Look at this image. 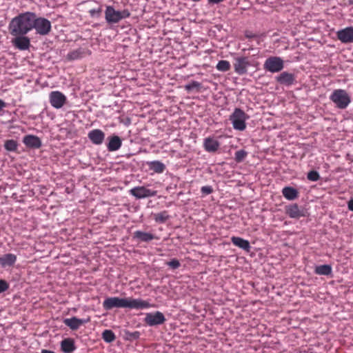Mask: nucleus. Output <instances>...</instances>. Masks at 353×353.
Returning a JSON list of instances; mask_svg holds the SVG:
<instances>
[{
  "mask_svg": "<svg viewBox=\"0 0 353 353\" xmlns=\"http://www.w3.org/2000/svg\"><path fill=\"white\" fill-rule=\"evenodd\" d=\"M34 12H26L12 18L9 24V30L12 36L26 35L32 30Z\"/></svg>",
  "mask_w": 353,
  "mask_h": 353,
  "instance_id": "1",
  "label": "nucleus"
},
{
  "mask_svg": "<svg viewBox=\"0 0 353 353\" xmlns=\"http://www.w3.org/2000/svg\"><path fill=\"white\" fill-rule=\"evenodd\" d=\"M330 100L340 110H345L352 101L351 97L344 89H336L330 95Z\"/></svg>",
  "mask_w": 353,
  "mask_h": 353,
  "instance_id": "2",
  "label": "nucleus"
},
{
  "mask_svg": "<svg viewBox=\"0 0 353 353\" xmlns=\"http://www.w3.org/2000/svg\"><path fill=\"white\" fill-rule=\"evenodd\" d=\"M130 17L129 10H117L112 6H107L105 10V18L108 24H117L124 19Z\"/></svg>",
  "mask_w": 353,
  "mask_h": 353,
  "instance_id": "3",
  "label": "nucleus"
},
{
  "mask_svg": "<svg viewBox=\"0 0 353 353\" xmlns=\"http://www.w3.org/2000/svg\"><path fill=\"white\" fill-rule=\"evenodd\" d=\"M32 30L34 29L38 34L46 36L49 34L52 30L51 22L42 17H37L34 13Z\"/></svg>",
  "mask_w": 353,
  "mask_h": 353,
  "instance_id": "4",
  "label": "nucleus"
},
{
  "mask_svg": "<svg viewBox=\"0 0 353 353\" xmlns=\"http://www.w3.org/2000/svg\"><path fill=\"white\" fill-rule=\"evenodd\" d=\"M249 117L246 115L245 112L240 108H235L232 114L230 116V121H232L234 130L243 131L245 129V121Z\"/></svg>",
  "mask_w": 353,
  "mask_h": 353,
  "instance_id": "5",
  "label": "nucleus"
},
{
  "mask_svg": "<svg viewBox=\"0 0 353 353\" xmlns=\"http://www.w3.org/2000/svg\"><path fill=\"white\" fill-rule=\"evenodd\" d=\"M264 69L272 73L281 72L284 68L283 60L279 57H270L265 59Z\"/></svg>",
  "mask_w": 353,
  "mask_h": 353,
  "instance_id": "6",
  "label": "nucleus"
},
{
  "mask_svg": "<svg viewBox=\"0 0 353 353\" xmlns=\"http://www.w3.org/2000/svg\"><path fill=\"white\" fill-rule=\"evenodd\" d=\"M251 65L250 62L246 57H237L234 58L233 64L236 74L244 75L248 73V68Z\"/></svg>",
  "mask_w": 353,
  "mask_h": 353,
  "instance_id": "7",
  "label": "nucleus"
},
{
  "mask_svg": "<svg viewBox=\"0 0 353 353\" xmlns=\"http://www.w3.org/2000/svg\"><path fill=\"white\" fill-rule=\"evenodd\" d=\"M102 307L105 310H110L113 308L126 307V298L108 297L102 303Z\"/></svg>",
  "mask_w": 353,
  "mask_h": 353,
  "instance_id": "8",
  "label": "nucleus"
},
{
  "mask_svg": "<svg viewBox=\"0 0 353 353\" xmlns=\"http://www.w3.org/2000/svg\"><path fill=\"white\" fill-rule=\"evenodd\" d=\"M130 194L138 199L153 197L157 195V190L148 189L145 186H137L130 190Z\"/></svg>",
  "mask_w": 353,
  "mask_h": 353,
  "instance_id": "9",
  "label": "nucleus"
},
{
  "mask_svg": "<svg viewBox=\"0 0 353 353\" xmlns=\"http://www.w3.org/2000/svg\"><path fill=\"white\" fill-rule=\"evenodd\" d=\"M165 321L163 314L161 312H155L154 313H146L144 322L148 326L152 327L159 325Z\"/></svg>",
  "mask_w": 353,
  "mask_h": 353,
  "instance_id": "10",
  "label": "nucleus"
},
{
  "mask_svg": "<svg viewBox=\"0 0 353 353\" xmlns=\"http://www.w3.org/2000/svg\"><path fill=\"white\" fill-rule=\"evenodd\" d=\"M50 103L55 109H60L66 103L67 98L60 91H52L50 93Z\"/></svg>",
  "mask_w": 353,
  "mask_h": 353,
  "instance_id": "11",
  "label": "nucleus"
},
{
  "mask_svg": "<svg viewBox=\"0 0 353 353\" xmlns=\"http://www.w3.org/2000/svg\"><path fill=\"white\" fill-rule=\"evenodd\" d=\"M337 39L343 43H353V27H347L336 32Z\"/></svg>",
  "mask_w": 353,
  "mask_h": 353,
  "instance_id": "12",
  "label": "nucleus"
},
{
  "mask_svg": "<svg viewBox=\"0 0 353 353\" xmlns=\"http://www.w3.org/2000/svg\"><path fill=\"white\" fill-rule=\"evenodd\" d=\"M151 307V305L146 300L141 299L127 298V307L131 309L142 310Z\"/></svg>",
  "mask_w": 353,
  "mask_h": 353,
  "instance_id": "13",
  "label": "nucleus"
},
{
  "mask_svg": "<svg viewBox=\"0 0 353 353\" xmlns=\"http://www.w3.org/2000/svg\"><path fill=\"white\" fill-rule=\"evenodd\" d=\"M286 214L291 219H299L305 216L304 209L300 208L298 204H290L286 206Z\"/></svg>",
  "mask_w": 353,
  "mask_h": 353,
  "instance_id": "14",
  "label": "nucleus"
},
{
  "mask_svg": "<svg viewBox=\"0 0 353 353\" xmlns=\"http://www.w3.org/2000/svg\"><path fill=\"white\" fill-rule=\"evenodd\" d=\"M105 134L99 129H94L88 133V138L94 145H99L104 141Z\"/></svg>",
  "mask_w": 353,
  "mask_h": 353,
  "instance_id": "15",
  "label": "nucleus"
},
{
  "mask_svg": "<svg viewBox=\"0 0 353 353\" xmlns=\"http://www.w3.org/2000/svg\"><path fill=\"white\" fill-rule=\"evenodd\" d=\"M276 81L280 84L290 86L296 82V77L294 74L288 72H283L276 77Z\"/></svg>",
  "mask_w": 353,
  "mask_h": 353,
  "instance_id": "16",
  "label": "nucleus"
},
{
  "mask_svg": "<svg viewBox=\"0 0 353 353\" xmlns=\"http://www.w3.org/2000/svg\"><path fill=\"white\" fill-rule=\"evenodd\" d=\"M15 38L12 39V44L14 47L20 50H26L30 46V39L27 37L14 36Z\"/></svg>",
  "mask_w": 353,
  "mask_h": 353,
  "instance_id": "17",
  "label": "nucleus"
},
{
  "mask_svg": "<svg viewBox=\"0 0 353 353\" xmlns=\"http://www.w3.org/2000/svg\"><path fill=\"white\" fill-rule=\"evenodd\" d=\"M23 143L26 147L30 148L37 149L41 148L42 142L38 137L32 134L26 135L23 138Z\"/></svg>",
  "mask_w": 353,
  "mask_h": 353,
  "instance_id": "18",
  "label": "nucleus"
},
{
  "mask_svg": "<svg viewBox=\"0 0 353 353\" xmlns=\"http://www.w3.org/2000/svg\"><path fill=\"white\" fill-rule=\"evenodd\" d=\"M90 52L85 48H79L70 51L66 55V59L68 61L79 60L83 58L86 54H90Z\"/></svg>",
  "mask_w": 353,
  "mask_h": 353,
  "instance_id": "19",
  "label": "nucleus"
},
{
  "mask_svg": "<svg viewBox=\"0 0 353 353\" xmlns=\"http://www.w3.org/2000/svg\"><path fill=\"white\" fill-rule=\"evenodd\" d=\"M108 140L107 149L109 152L117 151L122 146V140L117 135L110 136L108 138Z\"/></svg>",
  "mask_w": 353,
  "mask_h": 353,
  "instance_id": "20",
  "label": "nucleus"
},
{
  "mask_svg": "<svg viewBox=\"0 0 353 353\" xmlns=\"http://www.w3.org/2000/svg\"><path fill=\"white\" fill-rule=\"evenodd\" d=\"M219 147V142L212 137L205 138L203 141L204 150L208 152H216Z\"/></svg>",
  "mask_w": 353,
  "mask_h": 353,
  "instance_id": "21",
  "label": "nucleus"
},
{
  "mask_svg": "<svg viewBox=\"0 0 353 353\" xmlns=\"http://www.w3.org/2000/svg\"><path fill=\"white\" fill-rule=\"evenodd\" d=\"M17 256L13 254H6L2 256H0V265L3 268L12 266L16 261Z\"/></svg>",
  "mask_w": 353,
  "mask_h": 353,
  "instance_id": "22",
  "label": "nucleus"
},
{
  "mask_svg": "<svg viewBox=\"0 0 353 353\" xmlns=\"http://www.w3.org/2000/svg\"><path fill=\"white\" fill-rule=\"evenodd\" d=\"M133 238L137 239L139 242H150V241L155 239V236L152 233L138 230L133 233Z\"/></svg>",
  "mask_w": 353,
  "mask_h": 353,
  "instance_id": "23",
  "label": "nucleus"
},
{
  "mask_svg": "<svg viewBox=\"0 0 353 353\" xmlns=\"http://www.w3.org/2000/svg\"><path fill=\"white\" fill-rule=\"evenodd\" d=\"M147 165L150 170L157 174H162L165 170V164L159 161H148Z\"/></svg>",
  "mask_w": 353,
  "mask_h": 353,
  "instance_id": "24",
  "label": "nucleus"
},
{
  "mask_svg": "<svg viewBox=\"0 0 353 353\" xmlns=\"http://www.w3.org/2000/svg\"><path fill=\"white\" fill-rule=\"evenodd\" d=\"M282 194L286 199L292 201L298 198L299 192L294 188L287 186L283 188Z\"/></svg>",
  "mask_w": 353,
  "mask_h": 353,
  "instance_id": "25",
  "label": "nucleus"
},
{
  "mask_svg": "<svg viewBox=\"0 0 353 353\" xmlns=\"http://www.w3.org/2000/svg\"><path fill=\"white\" fill-rule=\"evenodd\" d=\"M231 241L235 246L245 251H250V244L248 240H245L239 236H232Z\"/></svg>",
  "mask_w": 353,
  "mask_h": 353,
  "instance_id": "26",
  "label": "nucleus"
},
{
  "mask_svg": "<svg viewBox=\"0 0 353 353\" xmlns=\"http://www.w3.org/2000/svg\"><path fill=\"white\" fill-rule=\"evenodd\" d=\"M61 348L65 353H70L76 350L74 340L72 339H65L61 342Z\"/></svg>",
  "mask_w": 353,
  "mask_h": 353,
  "instance_id": "27",
  "label": "nucleus"
},
{
  "mask_svg": "<svg viewBox=\"0 0 353 353\" xmlns=\"http://www.w3.org/2000/svg\"><path fill=\"white\" fill-rule=\"evenodd\" d=\"M85 323L84 320L77 319V317H72L70 319H66L63 320V323L68 326L73 330H76Z\"/></svg>",
  "mask_w": 353,
  "mask_h": 353,
  "instance_id": "28",
  "label": "nucleus"
},
{
  "mask_svg": "<svg viewBox=\"0 0 353 353\" xmlns=\"http://www.w3.org/2000/svg\"><path fill=\"white\" fill-rule=\"evenodd\" d=\"M314 273L321 276H329L332 273V267L328 264L316 266Z\"/></svg>",
  "mask_w": 353,
  "mask_h": 353,
  "instance_id": "29",
  "label": "nucleus"
},
{
  "mask_svg": "<svg viewBox=\"0 0 353 353\" xmlns=\"http://www.w3.org/2000/svg\"><path fill=\"white\" fill-rule=\"evenodd\" d=\"M101 336L102 339L106 343H112L116 339L114 333L110 330H105Z\"/></svg>",
  "mask_w": 353,
  "mask_h": 353,
  "instance_id": "30",
  "label": "nucleus"
},
{
  "mask_svg": "<svg viewBox=\"0 0 353 353\" xmlns=\"http://www.w3.org/2000/svg\"><path fill=\"white\" fill-rule=\"evenodd\" d=\"M154 219L157 223H163L169 219L168 211H161L154 214Z\"/></svg>",
  "mask_w": 353,
  "mask_h": 353,
  "instance_id": "31",
  "label": "nucleus"
},
{
  "mask_svg": "<svg viewBox=\"0 0 353 353\" xmlns=\"http://www.w3.org/2000/svg\"><path fill=\"white\" fill-rule=\"evenodd\" d=\"M216 68L221 72H227L231 68V64L227 60H220Z\"/></svg>",
  "mask_w": 353,
  "mask_h": 353,
  "instance_id": "32",
  "label": "nucleus"
},
{
  "mask_svg": "<svg viewBox=\"0 0 353 353\" xmlns=\"http://www.w3.org/2000/svg\"><path fill=\"white\" fill-rule=\"evenodd\" d=\"M4 147L6 150L14 152L17 150V142L13 139L6 141Z\"/></svg>",
  "mask_w": 353,
  "mask_h": 353,
  "instance_id": "33",
  "label": "nucleus"
},
{
  "mask_svg": "<svg viewBox=\"0 0 353 353\" xmlns=\"http://www.w3.org/2000/svg\"><path fill=\"white\" fill-rule=\"evenodd\" d=\"M248 155V152L243 150H237L234 153V160L236 162H241Z\"/></svg>",
  "mask_w": 353,
  "mask_h": 353,
  "instance_id": "34",
  "label": "nucleus"
},
{
  "mask_svg": "<svg viewBox=\"0 0 353 353\" xmlns=\"http://www.w3.org/2000/svg\"><path fill=\"white\" fill-rule=\"evenodd\" d=\"M201 88V83L199 81H192L185 85V89L187 91H191L194 89L199 90Z\"/></svg>",
  "mask_w": 353,
  "mask_h": 353,
  "instance_id": "35",
  "label": "nucleus"
},
{
  "mask_svg": "<svg viewBox=\"0 0 353 353\" xmlns=\"http://www.w3.org/2000/svg\"><path fill=\"white\" fill-rule=\"evenodd\" d=\"M320 177L321 176H320L319 173L315 170H312L310 172H308V173L307 174V179L309 181H311L313 182L318 181L320 179Z\"/></svg>",
  "mask_w": 353,
  "mask_h": 353,
  "instance_id": "36",
  "label": "nucleus"
},
{
  "mask_svg": "<svg viewBox=\"0 0 353 353\" xmlns=\"http://www.w3.org/2000/svg\"><path fill=\"white\" fill-rule=\"evenodd\" d=\"M168 265L172 270L178 269L181 264L178 259H173L170 261L167 262Z\"/></svg>",
  "mask_w": 353,
  "mask_h": 353,
  "instance_id": "37",
  "label": "nucleus"
},
{
  "mask_svg": "<svg viewBox=\"0 0 353 353\" xmlns=\"http://www.w3.org/2000/svg\"><path fill=\"white\" fill-rule=\"evenodd\" d=\"M10 288L9 283L3 279H0V294L6 291Z\"/></svg>",
  "mask_w": 353,
  "mask_h": 353,
  "instance_id": "38",
  "label": "nucleus"
},
{
  "mask_svg": "<svg viewBox=\"0 0 353 353\" xmlns=\"http://www.w3.org/2000/svg\"><path fill=\"white\" fill-rule=\"evenodd\" d=\"M203 196L208 195L213 192V189L210 185L203 186L201 189Z\"/></svg>",
  "mask_w": 353,
  "mask_h": 353,
  "instance_id": "39",
  "label": "nucleus"
},
{
  "mask_svg": "<svg viewBox=\"0 0 353 353\" xmlns=\"http://www.w3.org/2000/svg\"><path fill=\"white\" fill-rule=\"evenodd\" d=\"M101 9L99 8L98 9H92L90 10L89 13L90 17H99L101 15Z\"/></svg>",
  "mask_w": 353,
  "mask_h": 353,
  "instance_id": "40",
  "label": "nucleus"
},
{
  "mask_svg": "<svg viewBox=\"0 0 353 353\" xmlns=\"http://www.w3.org/2000/svg\"><path fill=\"white\" fill-rule=\"evenodd\" d=\"M245 38L250 39L256 38V35L250 31H245Z\"/></svg>",
  "mask_w": 353,
  "mask_h": 353,
  "instance_id": "41",
  "label": "nucleus"
},
{
  "mask_svg": "<svg viewBox=\"0 0 353 353\" xmlns=\"http://www.w3.org/2000/svg\"><path fill=\"white\" fill-rule=\"evenodd\" d=\"M347 208L352 212H353V199H350V201L347 202Z\"/></svg>",
  "mask_w": 353,
  "mask_h": 353,
  "instance_id": "42",
  "label": "nucleus"
},
{
  "mask_svg": "<svg viewBox=\"0 0 353 353\" xmlns=\"http://www.w3.org/2000/svg\"><path fill=\"white\" fill-rule=\"evenodd\" d=\"M209 3L215 4L220 2H223L225 0H208Z\"/></svg>",
  "mask_w": 353,
  "mask_h": 353,
  "instance_id": "43",
  "label": "nucleus"
},
{
  "mask_svg": "<svg viewBox=\"0 0 353 353\" xmlns=\"http://www.w3.org/2000/svg\"><path fill=\"white\" fill-rule=\"evenodd\" d=\"M6 107V103L2 99H0V111Z\"/></svg>",
  "mask_w": 353,
  "mask_h": 353,
  "instance_id": "44",
  "label": "nucleus"
},
{
  "mask_svg": "<svg viewBox=\"0 0 353 353\" xmlns=\"http://www.w3.org/2000/svg\"><path fill=\"white\" fill-rule=\"evenodd\" d=\"M41 353H54V352L48 350H43Z\"/></svg>",
  "mask_w": 353,
  "mask_h": 353,
  "instance_id": "45",
  "label": "nucleus"
},
{
  "mask_svg": "<svg viewBox=\"0 0 353 353\" xmlns=\"http://www.w3.org/2000/svg\"><path fill=\"white\" fill-rule=\"evenodd\" d=\"M193 2H199L200 0H192Z\"/></svg>",
  "mask_w": 353,
  "mask_h": 353,
  "instance_id": "46",
  "label": "nucleus"
}]
</instances>
